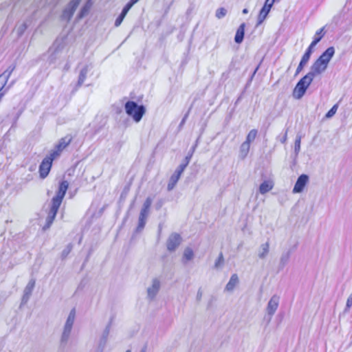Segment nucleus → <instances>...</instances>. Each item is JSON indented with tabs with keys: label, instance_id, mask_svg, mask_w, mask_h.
Here are the masks:
<instances>
[{
	"label": "nucleus",
	"instance_id": "obj_8",
	"mask_svg": "<svg viewBox=\"0 0 352 352\" xmlns=\"http://www.w3.org/2000/svg\"><path fill=\"white\" fill-rule=\"evenodd\" d=\"M80 1L81 0H71L63 10L61 19L67 22L69 21Z\"/></svg>",
	"mask_w": 352,
	"mask_h": 352
},
{
	"label": "nucleus",
	"instance_id": "obj_17",
	"mask_svg": "<svg viewBox=\"0 0 352 352\" xmlns=\"http://www.w3.org/2000/svg\"><path fill=\"white\" fill-rule=\"evenodd\" d=\"M59 207L60 206H58L57 205H54V204H52L50 210L47 217L46 218V223L43 228V230H47V229L50 228V227L51 226V225L52 224V223L55 219V217L57 214Z\"/></svg>",
	"mask_w": 352,
	"mask_h": 352
},
{
	"label": "nucleus",
	"instance_id": "obj_25",
	"mask_svg": "<svg viewBox=\"0 0 352 352\" xmlns=\"http://www.w3.org/2000/svg\"><path fill=\"white\" fill-rule=\"evenodd\" d=\"M291 256V252L287 251L285 252H283L280 258L278 267L279 269L282 270L283 269L286 265L289 263V258Z\"/></svg>",
	"mask_w": 352,
	"mask_h": 352
},
{
	"label": "nucleus",
	"instance_id": "obj_7",
	"mask_svg": "<svg viewBox=\"0 0 352 352\" xmlns=\"http://www.w3.org/2000/svg\"><path fill=\"white\" fill-rule=\"evenodd\" d=\"M68 187L69 183L67 181L63 180L60 182L59 183V186L56 194L52 199V204L60 206L68 189Z\"/></svg>",
	"mask_w": 352,
	"mask_h": 352
},
{
	"label": "nucleus",
	"instance_id": "obj_16",
	"mask_svg": "<svg viewBox=\"0 0 352 352\" xmlns=\"http://www.w3.org/2000/svg\"><path fill=\"white\" fill-rule=\"evenodd\" d=\"M35 279L32 278L28 282V285L25 286L24 291H23V295L21 299V305H25L28 302L29 300L32 291L35 286Z\"/></svg>",
	"mask_w": 352,
	"mask_h": 352
},
{
	"label": "nucleus",
	"instance_id": "obj_38",
	"mask_svg": "<svg viewBox=\"0 0 352 352\" xmlns=\"http://www.w3.org/2000/svg\"><path fill=\"white\" fill-rule=\"evenodd\" d=\"M338 104H334L331 108V109L326 113L325 115V118H331V117H333L336 111H337V109H338Z\"/></svg>",
	"mask_w": 352,
	"mask_h": 352
},
{
	"label": "nucleus",
	"instance_id": "obj_13",
	"mask_svg": "<svg viewBox=\"0 0 352 352\" xmlns=\"http://www.w3.org/2000/svg\"><path fill=\"white\" fill-rule=\"evenodd\" d=\"M64 47L65 45L63 41H56L54 42L53 45L49 50L51 61H53L56 58L59 57V54L62 52Z\"/></svg>",
	"mask_w": 352,
	"mask_h": 352
},
{
	"label": "nucleus",
	"instance_id": "obj_32",
	"mask_svg": "<svg viewBox=\"0 0 352 352\" xmlns=\"http://www.w3.org/2000/svg\"><path fill=\"white\" fill-rule=\"evenodd\" d=\"M250 144L248 142H244L240 147V155L243 159L245 158L250 150Z\"/></svg>",
	"mask_w": 352,
	"mask_h": 352
},
{
	"label": "nucleus",
	"instance_id": "obj_2",
	"mask_svg": "<svg viewBox=\"0 0 352 352\" xmlns=\"http://www.w3.org/2000/svg\"><path fill=\"white\" fill-rule=\"evenodd\" d=\"M153 199L150 197H147L144 201L139 215L138 225L136 228L137 232H140L144 229L147 218L149 215L150 208Z\"/></svg>",
	"mask_w": 352,
	"mask_h": 352
},
{
	"label": "nucleus",
	"instance_id": "obj_47",
	"mask_svg": "<svg viewBox=\"0 0 352 352\" xmlns=\"http://www.w3.org/2000/svg\"><path fill=\"white\" fill-rule=\"evenodd\" d=\"M72 250V246L70 245H67V248L65 249H64L62 252V257L63 258H65L66 257L69 253L71 252Z\"/></svg>",
	"mask_w": 352,
	"mask_h": 352
},
{
	"label": "nucleus",
	"instance_id": "obj_34",
	"mask_svg": "<svg viewBox=\"0 0 352 352\" xmlns=\"http://www.w3.org/2000/svg\"><path fill=\"white\" fill-rule=\"evenodd\" d=\"M314 47H311V45L310 44L308 48L307 49L306 52L303 54V56L301 58V60L303 61L308 63V61L310 59L311 55L313 52V49Z\"/></svg>",
	"mask_w": 352,
	"mask_h": 352
},
{
	"label": "nucleus",
	"instance_id": "obj_46",
	"mask_svg": "<svg viewBox=\"0 0 352 352\" xmlns=\"http://www.w3.org/2000/svg\"><path fill=\"white\" fill-rule=\"evenodd\" d=\"M132 8V6L128 2L122 10L121 14L126 16L129 10Z\"/></svg>",
	"mask_w": 352,
	"mask_h": 352
},
{
	"label": "nucleus",
	"instance_id": "obj_11",
	"mask_svg": "<svg viewBox=\"0 0 352 352\" xmlns=\"http://www.w3.org/2000/svg\"><path fill=\"white\" fill-rule=\"evenodd\" d=\"M274 3V0H265V4H264L263 7L262 8V9L261 10L258 16V21H257L256 26L260 25L264 21V20L266 19Z\"/></svg>",
	"mask_w": 352,
	"mask_h": 352
},
{
	"label": "nucleus",
	"instance_id": "obj_15",
	"mask_svg": "<svg viewBox=\"0 0 352 352\" xmlns=\"http://www.w3.org/2000/svg\"><path fill=\"white\" fill-rule=\"evenodd\" d=\"M309 182V177L305 174H302L298 177L293 188V193H299L302 192L304 188Z\"/></svg>",
	"mask_w": 352,
	"mask_h": 352
},
{
	"label": "nucleus",
	"instance_id": "obj_52",
	"mask_svg": "<svg viewBox=\"0 0 352 352\" xmlns=\"http://www.w3.org/2000/svg\"><path fill=\"white\" fill-rule=\"evenodd\" d=\"M140 352H146V346H144Z\"/></svg>",
	"mask_w": 352,
	"mask_h": 352
},
{
	"label": "nucleus",
	"instance_id": "obj_36",
	"mask_svg": "<svg viewBox=\"0 0 352 352\" xmlns=\"http://www.w3.org/2000/svg\"><path fill=\"white\" fill-rule=\"evenodd\" d=\"M223 263H224V258H223V254L221 252L214 263V267L215 269H219L223 265Z\"/></svg>",
	"mask_w": 352,
	"mask_h": 352
},
{
	"label": "nucleus",
	"instance_id": "obj_39",
	"mask_svg": "<svg viewBox=\"0 0 352 352\" xmlns=\"http://www.w3.org/2000/svg\"><path fill=\"white\" fill-rule=\"evenodd\" d=\"M188 164L183 162L175 170V173H177L178 175H181Z\"/></svg>",
	"mask_w": 352,
	"mask_h": 352
},
{
	"label": "nucleus",
	"instance_id": "obj_50",
	"mask_svg": "<svg viewBox=\"0 0 352 352\" xmlns=\"http://www.w3.org/2000/svg\"><path fill=\"white\" fill-rule=\"evenodd\" d=\"M201 296H202V293L200 291H199L197 293V300H199L201 298Z\"/></svg>",
	"mask_w": 352,
	"mask_h": 352
},
{
	"label": "nucleus",
	"instance_id": "obj_10",
	"mask_svg": "<svg viewBox=\"0 0 352 352\" xmlns=\"http://www.w3.org/2000/svg\"><path fill=\"white\" fill-rule=\"evenodd\" d=\"M182 243V237L177 233H172L166 242L167 249L169 252H174Z\"/></svg>",
	"mask_w": 352,
	"mask_h": 352
},
{
	"label": "nucleus",
	"instance_id": "obj_29",
	"mask_svg": "<svg viewBox=\"0 0 352 352\" xmlns=\"http://www.w3.org/2000/svg\"><path fill=\"white\" fill-rule=\"evenodd\" d=\"M324 28H322L320 30H318L314 37V40L311 43V47H315L323 38L324 36Z\"/></svg>",
	"mask_w": 352,
	"mask_h": 352
},
{
	"label": "nucleus",
	"instance_id": "obj_26",
	"mask_svg": "<svg viewBox=\"0 0 352 352\" xmlns=\"http://www.w3.org/2000/svg\"><path fill=\"white\" fill-rule=\"evenodd\" d=\"M15 65H10L8 69L0 75V79L3 78V82L4 85H6L12 73L15 69Z\"/></svg>",
	"mask_w": 352,
	"mask_h": 352
},
{
	"label": "nucleus",
	"instance_id": "obj_48",
	"mask_svg": "<svg viewBox=\"0 0 352 352\" xmlns=\"http://www.w3.org/2000/svg\"><path fill=\"white\" fill-rule=\"evenodd\" d=\"M187 117H188V113H187V114H186V115L184 116V117L183 118L182 120V121H181V122H180V126H182V124H184V122H185V121H186V120Z\"/></svg>",
	"mask_w": 352,
	"mask_h": 352
},
{
	"label": "nucleus",
	"instance_id": "obj_28",
	"mask_svg": "<svg viewBox=\"0 0 352 352\" xmlns=\"http://www.w3.org/2000/svg\"><path fill=\"white\" fill-rule=\"evenodd\" d=\"M273 183L270 181H264L259 186V192L264 195L273 188Z\"/></svg>",
	"mask_w": 352,
	"mask_h": 352
},
{
	"label": "nucleus",
	"instance_id": "obj_3",
	"mask_svg": "<svg viewBox=\"0 0 352 352\" xmlns=\"http://www.w3.org/2000/svg\"><path fill=\"white\" fill-rule=\"evenodd\" d=\"M76 310L72 309L66 320L65 324L63 327V331L61 336L60 341L62 343H67L72 332V329L75 321Z\"/></svg>",
	"mask_w": 352,
	"mask_h": 352
},
{
	"label": "nucleus",
	"instance_id": "obj_27",
	"mask_svg": "<svg viewBox=\"0 0 352 352\" xmlns=\"http://www.w3.org/2000/svg\"><path fill=\"white\" fill-rule=\"evenodd\" d=\"M180 177L181 175H178L175 172L173 173V174L170 177L169 182L167 185L168 191H170L175 188Z\"/></svg>",
	"mask_w": 352,
	"mask_h": 352
},
{
	"label": "nucleus",
	"instance_id": "obj_45",
	"mask_svg": "<svg viewBox=\"0 0 352 352\" xmlns=\"http://www.w3.org/2000/svg\"><path fill=\"white\" fill-rule=\"evenodd\" d=\"M124 17H125V16L120 13V14L118 16V17L116 19L115 26L118 27L122 23Z\"/></svg>",
	"mask_w": 352,
	"mask_h": 352
},
{
	"label": "nucleus",
	"instance_id": "obj_22",
	"mask_svg": "<svg viewBox=\"0 0 352 352\" xmlns=\"http://www.w3.org/2000/svg\"><path fill=\"white\" fill-rule=\"evenodd\" d=\"M239 277L236 274H233L228 283L226 285L225 290L227 292H232L235 287L239 284Z\"/></svg>",
	"mask_w": 352,
	"mask_h": 352
},
{
	"label": "nucleus",
	"instance_id": "obj_35",
	"mask_svg": "<svg viewBox=\"0 0 352 352\" xmlns=\"http://www.w3.org/2000/svg\"><path fill=\"white\" fill-rule=\"evenodd\" d=\"M257 135V130L252 129L247 135L246 140L250 144L251 142L254 141Z\"/></svg>",
	"mask_w": 352,
	"mask_h": 352
},
{
	"label": "nucleus",
	"instance_id": "obj_53",
	"mask_svg": "<svg viewBox=\"0 0 352 352\" xmlns=\"http://www.w3.org/2000/svg\"><path fill=\"white\" fill-rule=\"evenodd\" d=\"M14 82L12 81V82H11V83L9 85H11V87H12L14 85Z\"/></svg>",
	"mask_w": 352,
	"mask_h": 352
},
{
	"label": "nucleus",
	"instance_id": "obj_43",
	"mask_svg": "<svg viewBox=\"0 0 352 352\" xmlns=\"http://www.w3.org/2000/svg\"><path fill=\"white\" fill-rule=\"evenodd\" d=\"M10 87L11 85H8L7 87H6V85H4V84H2V86L0 88V100H1L2 97L7 93V91L9 90Z\"/></svg>",
	"mask_w": 352,
	"mask_h": 352
},
{
	"label": "nucleus",
	"instance_id": "obj_18",
	"mask_svg": "<svg viewBox=\"0 0 352 352\" xmlns=\"http://www.w3.org/2000/svg\"><path fill=\"white\" fill-rule=\"evenodd\" d=\"M91 68L92 67L91 65H86L80 69L78 82L76 85V89L82 85L87 76L88 72L91 69Z\"/></svg>",
	"mask_w": 352,
	"mask_h": 352
},
{
	"label": "nucleus",
	"instance_id": "obj_4",
	"mask_svg": "<svg viewBox=\"0 0 352 352\" xmlns=\"http://www.w3.org/2000/svg\"><path fill=\"white\" fill-rule=\"evenodd\" d=\"M313 80L307 74L303 76L296 84L294 91L293 96L296 99H300L305 94L307 89L310 85Z\"/></svg>",
	"mask_w": 352,
	"mask_h": 352
},
{
	"label": "nucleus",
	"instance_id": "obj_37",
	"mask_svg": "<svg viewBox=\"0 0 352 352\" xmlns=\"http://www.w3.org/2000/svg\"><path fill=\"white\" fill-rule=\"evenodd\" d=\"M227 14V10L224 8H220L216 10L215 16L217 19L223 18Z\"/></svg>",
	"mask_w": 352,
	"mask_h": 352
},
{
	"label": "nucleus",
	"instance_id": "obj_42",
	"mask_svg": "<svg viewBox=\"0 0 352 352\" xmlns=\"http://www.w3.org/2000/svg\"><path fill=\"white\" fill-rule=\"evenodd\" d=\"M195 149V146H193L192 149L189 151L188 154L186 156L185 159L184 160V162L186 163L188 165L192 158V156L194 153Z\"/></svg>",
	"mask_w": 352,
	"mask_h": 352
},
{
	"label": "nucleus",
	"instance_id": "obj_5",
	"mask_svg": "<svg viewBox=\"0 0 352 352\" xmlns=\"http://www.w3.org/2000/svg\"><path fill=\"white\" fill-rule=\"evenodd\" d=\"M56 158L55 153H50L46 156L39 166L40 177L42 179L45 178L51 169L52 162Z\"/></svg>",
	"mask_w": 352,
	"mask_h": 352
},
{
	"label": "nucleus",
	"instance_id": "obj_19",
	"mask_svg": "<svg viewBox=\"0 0 352 352\" xmlns=\"http://www.w3.org/2000/svg\"><path fill=\"white\" fill-rule=\"evenodd\" d=\"M160 288V282L158 279L155 278L153 280L151 287L147 289L148 297L151 299H153L157 294Z\"/></svg>",
	"mask_w": 352,
	"mask_h": 352
},
{
	"label": "nucleus",
	"instance_id": "obj_40",
	"mask_svg": "<svg viewBox=\"0 0 352 352\" xmlns=\"http://www.w3.org/2000/svg\"><path fill=\"white\" fill-rule=\"evenodd\" d=\"M287 133L288 129H286L284 133L281 135H279L277 138L282 143L285 144L287 140Z\"/></svg>",
	"mask_w": 352,
	"mask_h": 352
},
{
	"label": "nucleus",
	"instance_id": "obj_54",
	"mask_svg": "<svg viewBox=\"0 0 352 352\" xmlns=\"http://www.w3.org/2000/svg\"><path fill=\"white\" fill-rule=\"evenodd\" d=\"M126 352H131L130 349L127 350Z\"/></svg>",
	"mask_w": 352,
	"mask_h": 352
},
{
	"label": "nucleus",
	"instance_id": "obj_9",
	"mask_svg": "<svg viewBox=\"0 0 352 352\" xmlns=\"http://www.w3.org/2000/svg\"><path fill=\"white\" fill-rule=\"evenodd\" d=\"M112 320H113V319L111 318L109 322L108 323V324L106 326L105 329H104V331L102 333V336L100 338V340L98 341L97 352H103V351L106 346L107 340H108V336L109 335V332H110V329H111Z\"/></svg>",
	"mask_w": 352,
	"mask_h": 352
},
{
	"label": "nucleus",
	"instance_id": "obj_49",
	"mask_svg": "<svg viewBox=\"0 0 352 352\" xmlns=\"http://www.w3.org/2000/svg\"><path fill=\"white\" fill-rule=\"evenodd\" d=\"M140 0H130L129 3L133 6L134 4H135L137 2H138Z\"/></svg>",
	"mask_w": 352,
	"mask_h": 352
},
{
	"label": "nucleus",
	"instance_id": "obj_12",
	"mask_svg": "<svg viewBox=\"0 0 352 352\" xmlns=\"http://www.w3.org/2000/svg\"><path fill=\"white\" fill-rule=\"evenodd\" d=\"M279 300L280 298L278 296L274 295L269 300L266 308L267 315L270 316L269 320H271L272 317L277 310L279 305Z\"/></svg>",
	"mask_w": 352,
	"mask_h": 352
},
{
	"label": "nucleus",
	"instance_id": "obj_30",
	"mask_svg": "<svg viewBox=\"0 0 352 352\" xmlns=\"http://www.w3.org/2000/svg\"><path fill=\"white\" fill-rule=\"evenodd\" d=\"M194 258V252L192 248H186L184 250L183 257H182V262L184 263H186L188 261H191Z\"/></svg>",
	"mask_w": 352,
	"mask_h": 352
},
{
	"label": "nucleus",
	"instance_id": "obj_33",
	"mask_svg": "<svg viewBox=\"0 0 352 352\" xmlns=\"http://www.w3.org/2000/svg\"><path fill=\"white\" fill-rule=\"evenodd\" d=\"M301 135H298L296 138L294 142V153L295 156L297 157L300 151V144H301Z\"/></svg>",
	"mask_w": 352,
	"mask_h": 352
},
{
	"label": "nucleus",
	"instance_id": "obj_6",
	"mask_svg": "<svg viewBox=\"0 0 352 352\" xmlns=\"http://www.w3.org/2000/svg\"><path fill=\"white\" fill-rule=\"evenodd\" d=\"M327 65L323 63L322 60L318 58L312 64L310 67V71L307 74V75L314 80L316 76L323 73L327 69Z\"/></svg>",
	"mask_w": 352,
	"mask_h": 352
},
{
	"label": "nucleus",
	"instance_id": "obj_14",
	"mask_svg": "<svg viewBox=\"0 0 352 352\" xmlns=\"http://www.w3.org/2000/svg\"><path fill=\"white\" fill-rule=\"evenodd\" d=\"M72 140V138L70 135H67L62 138L55 147V150H53L50 153H55L56 157L60 155L62 151L68 146Z\"/></svg>",
	"mask_w": 352,
	"mask_h": 352
},
{
	"label": "nucleus",
	"instance_id": "obj_20",
	"mask_svg": "<svg viewBox=\"0 0 352 352\" xmlns=\"http://www.w3.org/2000/svg\"><path fill=\"white\" fill-rule=\"evenodd\" d=\"M334 54L335 48L333 47H329L318 57V58L328 65Z\"/></svg>",
	"mask_w": 352,
	"mask_h": 352
},
{
	"label": "nucleus",
	"instance_id": "obj_44",
	"mask_svg": "<svg viewBox=\"0 0 352 352\" xmlns=\"http://www.w3.org/2000/svg\"><path fill=\"white\" fill-rule=\"evenodd\" d=\"M307 63L300 60V63L296 71V76L298 75L303 69V67L307 65Z\"/></svg>",
	"mask_w": 352,
	"mask_h": 352
},
{
	"label": "nucleus",
	"instance_id": "obj_41",
	"mask_svg": "<svg viewBox=\"0 0 352 352\" xmlns=\"http://www.w3.org/2000/svg\"><path fill=\"white\" fill-rule=\"evenodd\" d=\"M351 307H352V293L349 295V296L347 298L346 306L344 308V312L349 311Z\"/></svg>",
	"mask_w": 352,
	"mask_h": 352
},
{
	"label": "nucleus",
	"instance_id": "obj_23",
	"mask_svg": "<svg viewBox=\"0 0 352 352\" xmlns=\"http://www.w3.org/2000/svg\"><path fill=\"white\" fill-rule=\"evenodd\" d=\"M245 24L241 23L239 28L236 30L235 37H234V41L236 43H241L244 38V34H245Z\"/></svg>",
	"mask_w": 352,
	"mask_h": 352
},
{
	"label": "nucleus",
	"instance_id": "obj_24",
	"mask_svg": "<svg viewBox=\"0 0 352 352\" xmlns=\"http://www.w3.org/2000/svg\"><path fill=\"white\" fill-rule=\"evenodd\" d=\"M270 252V243L268 241H267L265 243H263L261 245L258 253V256L261 259H264L267 256L268 253Z\"/></svg>",
	"mask_w": 352,
	"mask_h": 352
},
{
	"label": "nucleus",
	"instance_id": "obj_1",
	"mask_svg": "<svg viewBox=\"0 0 352 352\" xmlns=\"http://www.w3.org/2000/svg\"><path fill=\"white\" fill-rule=\"evenodd\" d=\"M125 111L131 116L135 122H139L144 114L146 113V108L143 105H138L134 101H128L124 105Z\"/></svg>",
	"mask_w": 352,
	"mask_h": 352
},
{
	"label": "nucleus",
	"instance_id": "obj_21",
	"mask_svg": "<svg viewBox=\"0 0 352 352\" xmlns=\"http://www.w3.org/2000/svg\"><path fill=\"white\" fill-rule=\"evenodd\" d=\"M93 6L92 0H87L84 6L80 9L79 13L77 15L78 19H81L87 15Z\"/></svg>",
	"mask_w": 352,
	"mask_h": 352
},
{
	"label": "nucleus",
	"instance_id": "obj_51",
	"mask_svg": "<svg viewBox=\"0 0 352 352\" xmlns=\"http://www.w3.org/2000/svg\"><path fill=\"white\" fill-rule=\"evenodd\" d=\"M243 14H245L248 13V10L247 8H244L242 11Z\"/></svg>",
	"mask_w": 352,
	"mask_h": 352
},
{
	"label": "nucleus",
	"instance_id": "obj_31",
	"mask_svg": "<svg viewBox=\"0 0 352 352\" xmlns=\"http://www.w3.org/2000/svg\"><path fill=\"white\" fill-rule=\"evenodd\" d=\"M29 25L30 23L28 21H23L21 23H19L16 28V32L17 35L19 36H21L25 32Z\"/></svg>",
	"mask_w": 352,
	"mask_h": 352
}]
</instances>
